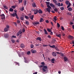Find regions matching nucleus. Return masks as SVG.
Returning <instances> with one entry per match:
<instances>
[{"label":"nucleus","mask_w":74,"mask_h":74,"mask_svg":"<svg viewBox=\"0 0 74 74\" xmlns=\"http://www.w3.org/2000/svg\"><path fill=\"white\" fill-rule=\"evenodd\" d=\"M42 67V70L43 72H45L47 70V66L45 65H41L40 66V67Z\"/></svg>","instance_id":"nucleus-1"},{"label":"nucleus","mask_w":74,"mask_h":74,"mask_svg":"<svg viewBox=\"0 0 74 74\" xmlns=\"http://www.w3.org/2000/svg\"><path fill=\"white\" fill-rule=\"evenodd\" d=\"M12 16H14H14H16V18L17 19H19V17L17 15V14H16V13L15 12L14 13H13V14H12Z\"/></svg>","instance_id":"nucleus-2"},{"label":"nucleus","mask_w":74,"mask_h":74,"mask_svg":"<svg viewBox=\"0 0 74 74\" xmlns=\"http://www.w3.org/2000/svg\"><path fill=\"white\" fill-rule=\"evenodd\" d=\"M0 16L2 17L1 18L2 19H4L5 18V15H4V14H2L1 15H0Z\"/></svg>","instance_id":"nucleus-3"},{"label":"nucleus","mask_w":74,"mask_h":74,"mask_svg":"<svg viewBox=\"0 0 74 74\" xmlns=\"http://www.w3.org/2000/svg\"><path fill=\"white\" fill-rule=\"evenodd\" d=\"M64 59L65 62H68V59L66 57L64 56Z\"/></svg>","instance_id":"nucleus-4"},{"label":"nucleus","mask_w":74,"mask_h":74,"mask_svg":"<svg viewBox=\"0 0 74 74\" xmlns=\"http://www.w3.org/2000/svg\"><path fill=\"white\" fill-rule=\"evenodd\" d=\"M34 14H37V13H38V10L37 9L34 10Z\"/></svg>","instance_id":"nucleus-5"},{"label":"nucleus","mask_w":74,"mask_h":74,"mask_svg":"<svg viewBox=\"0 0 74 74\" xmlns=\"http://www.w3.org/2000/svg\"><path fill=\"white\" fill-rule=\"evenodd\" d=\"M36 40H39V41H42V39H41V38L39 37L37 38Z\"/></svg>","instance_id":"nucleus-6"},{"label":"nucleus","mask_w":74,"mask_h":74,"mask_svg":"<svg viewBox=\"0 0 74 74\" xmlns=\"http://www.w3.org/2000/svg\"><path fill=\"white\" fill-rule=\"evenodd\" d=\"M4 37L5 38H8L9 37V35L8 34H5L4 35Z\"/></svg>","instance_id":"nucleus-7"},{"label":"nucleus","mask_w":74,"mask_h":74,"mask_svg":"<svg viewBox=\"0 0 74 74\" xmlns=\"http://www.w3.org/2000/svg\"><path fill=\"white\" fill-rule=\"evenodd\" d=\"M31 52L32 53H36V52H37V51H36V50H34L33 49H32L31 50Z\"/></svg>","instance_id":"nucleus-8"},{"label":"nucleus","mask_w":74,"mask_h":74,"mask_svg":"<svg viewBox=\"0 0 74 74\" xmlns=\"http://www.w3.org/2000/svg\"><path fill=\"white\" fill-rule=\"evenodd\" d=\"M69 38L70 40H72V39H73V37L71 35L69 36Z\"/></svg>","instance_id":"nucleus-9"},{"label":"nucleus","mask_w":74,"mask_h":74,"mask_svg":"<svg viewBox=\"0 0 74 74\" xmlns=\"http://www.w3.org/2000/svg\"><path fill=\"white\" fill-rule=\"evenodd\" d=\"M38 13H39V14H42V11L40 9L38 10Z\"/></svg>","instance_id":"nucleus-10"},{"label":"nucleus","mask_w":74,"mask_h":74,"mask_svg":"<svg viewBox=\"0 0 74 74\" xmlns=\"http://www.w3.org/2000/svg\"><path fill=\"white\" fill-rule=\"evenodd\" d=\"M65 3L66 4H67V5H69V4H70V3H69V1H66L65 2Z\"/></svg>","instance_id":"nucleus-11"},{"label":"nucleus","mask_w":74,"mask_h":74,"mask_svg":"<svg viewBox=\"0 0 74 74\" xmlns=\"http://www.w3.org/2000/svg\"><path fill=\"white\" fill-rule=\"evenodd\" d=\"M32 5L33 7H36V3H33Z\"/></svg>","instance_id":"nucleus-12"},{"label":"nucleus","mask_w":74,"mask_h":74,"mask_svg":"<svg viewBox=\"0 0 74 74\" xmlns=\"http://www.w3.org/2000/svg\"><path fill=\"white\" fill-rule=\"evenodd\" d=\"M44 31L45 32V34H48V32H47V31L45 29H44Z\"/></svg>","instance_id":"nucleus-13"},{"label":"nucleus","mask_w":74,"mask_h":74,"mask_svg":"<svg viewBox=\"0 0 74 74\" xmlns=\"http://www.w3.org/2000/svg\"><path fill=\"white\" fill-rule=\"evenodd\" d=\"M8 28L6 27L4 29V31H5V32H8Z\"/></svg>","instance_id":"nucleus-14"},{"label":"nucleus","mask_w":74,"mask_h":74,"mask_svg":"<svg viewBox=\"0 0 74 74\" xmlns=\"http://www.w3.org/2000/svg\"><path fill=\"white\" fill-rule=\"evenodd\" d=\"M56 36H57V37H59L60 38V37H61V34H57L56 35Z\"/></svg>","instance_id":"nucleus-15"},{"label":"nucleus","mask_w":74,"mask_h":74,"mask_svg":"<svg viewBox=\"0 0 74 74\" xmlns=\"http://www.w3.org/2000/svg\"><path fill=\"white\" fill-rule=\"evenodd\" d=\"M21 47L22 48H23L25 47V45L23 44H21Z\"/></svg>","instance_id":"nucleus-16"},{"label":"nucleus","mask_w":74,"mask_h":74,"mask_svg":"<svg viewBox=\"0 0 74 74\" xmlns=\"http://www.w3.org/2000/svg\"><path fill=\"white\" fill-rule=\"evenodd\" d=\"M52 55L53 56H56V54L55 53L53 52L52 53Z\"/></svg>","instance_id":"nucleus-17"},{"label":"nucleus","mask_w":74,"mask_h":74,"mask_svg":"<svg viewBox=\"0 0 74 74\" xmlns=\"http://www.w3.org/2000/svg\"><path fill=\"white\" fill-rule=\"evenodd\" d=\"M48 12L49 13H50L51 12V10L49 9L48 8H46Z\"/></svg>","instance_id":"nucleus-18"},{"label":"nucleus","mask_w":74,"mask_h":74,"mask_svg":"<svg viewBox=\"0 0 74 74\" xmlns=\"http://www.w3.org/2000/svg\"><path fill=\"white\" fill-rule=\"evenodd\" d=\"M53 19L54 20H53V21L54 22H56V21L57 20L56 19V17H55L53 18Z\"/></svg>","instance_id":"nucleus-19"},{"label":"nucleus","mask_w":74,"mask_h":74,"mask_svg":"<svg viewBox=\"0 0 74 74\" xmlns=\"http://www.w3.org/2000/svg\"><path fill=\"white\" fill-rule=\"evenodd\" d=\"M68 10L69 11H72V8H68Z\"/></svg>","instance_id":"nucleus-20"},{"label":"nucleus","mask_w":74,"mask_h":74,"mask_svg":"<svg viewBox=\"0 0 74 74\" xmlns=\"http://www.w3.org/2000/svg\"><path fill=\"white\" fill-rule=\"evenodd\" d=\"M24 5H26V0H24Z\"/></svg>","instance_id":"nucleus-21"},{"label":"nucleus","mask_w":74,"mask_h":74,"mask_svg":"<svg viewBox=\"0 0 74 74\" xmlns=\"http://www.w3.org/2000/svg\"><path fill=\"white\" fill-rule=\"evenodd\" d=\"M44 21V19L42 18H40V22H43Z\"/></svg>","instance_id":"nucleus-22"},{"label":"nucleus","mask_w":74,"mask_h":74,"mask_svg":"<svg viewBox=\"0 0 74 74\" xmlns=\"http://www.w3.org/2000/svg\"><path fill=\"white\" fill-rule=\"evenodd\" d=\"M11 8H13V9H14L16 8V6L15 5H13L11 6Z\"/></svg>","instance_id":"nucleus-23"},{"label":"nucleus","mask_w":74,"mask_h":74,"mask_svg":"<svg viewBox=\"0 0 74 74\" xmlns=\"http://www.w3.org/2000/svg\"><path fill=\"white\" fill-rule=\"evenodd\" d=\"M10 11V12H12L13 11H14V9H13L12 8H10L9 10Z\"/></svg>","instance_id":"nucleus-24"},{"label":"nucleus","mask_w":74,"mask_h":74,"mask_svg":"<svg viewBox=\"0 0 74 74\" xmlns=\"http://www.w3.org/2000/svg\"><path fill=\"white\" fill-rule=\"evenodd\" d=\"M34 17V15H32L30 16V18L32 20H33V18Z\"/></svg>","instance_id":"nucleus-25"},{"label":"nucleus","mask_w":74,"mask_h":74,"mask_svg":"<svg viewBox=\"0 0 74 74\" xmlns=\"http://www.w3.org/2000/svg\"><path fill=\"white\" fill-rule=\"evenodd\" d=\"M25 24L26 25H29V21H26L25 22Z\"/></svg>","instance_id":"nucleus-26"},{"label":"nucleus","mask_w":74,"mask_h":74,"mask_svg":"<svg viewBox=\"0 0 74 74\" xmlns=\"http://www.w3.org/2000/svg\"><path fill=\"white\" fill-rule=\"evenodd\" d=\"M40 23H38V22H35L34 23V25H38V24H39Z\"/></svg>","instance_id":"nucleus-27"},{"label":"nucleus","mask_w":74,"mask_h":74,"mask_svg":"<svg viewBox=\"0 0 74 74\" xmlns=\"http://www.w3.org/2000/svg\"><path fill=\"white\" fill-rule=\"evenodd\" d=\"M60 9L62 11H63V10H64V7H62L60 8Z\"/></svg>","instance_id":"nucleus-28"},{"label":"nucleus","mask_w":74,"mask_h":74,"mask_svg":"<svg viewBox=\"0 0 74 74\" xmlns=\"http://www.w3.org/2000/svg\"><path fill=\"white\" fill-rule=\"evenodd\" d=\"M54 11H56V12H58V9H57V8H55L54 10Z\"/></svg>","instance_id":"nucleus-29"},{"label":"nucleus","mask_w":74,"mask_h":74,"mask_svg":"<svg viewBox=\"0 0 74 74\" xmlns=\"http://www.w3.org/2000/svg\"><path fill=\"white\" fill-rule=\"evenodd\" d=\"M24 58L25 59V63H27L28 62L26 60V59H25V57H24Z\"/></svg>","instance_id":"nucleus-30"},{"label":"nucleus","mask_w":74,"mask_h":74,"mask_svg":"<svg viewBox=\"0 0 74 74\" xmlns=\"http://www.w3.org/2000/svg\"><path fill=\"white\" fill-rule=\"evenodd\" d=\"M47 7L49 9H51V7L49 5H47Z\"/></svg>","instance_id":"nucleus-31"},{"label":"nucleus","mask_w":74,"mask_h":74,"mask_svg":"<svg viewBox=\"0 0 74 74\" xmlns=\"http://www.w3.org/2000/svg\"><path fill=\"white\" fill-rule=\"evenodd\" d=\"M50 47H51V48H55V46L54 45H53V46L50 45Z\"/></svg>","instance_id":"nucleus-32"},{"label":"nucleus","mask_w":74,"mask_h":74,"mask_svg":"<svg viewBox=\"0 0 74 74\" xmlns=\"http://www.w3.org/2000/svg\"><path fill=\"white\" fill-rule=\"evenodd\" d=\"M55 49L57 51H59V50L58 49V48L57 47H55Z\"/></svg>","instance_id":"nucleus-33"},{"label":"nucleus","mask_w":74,"mask_h":74,"mask_svg":"<svg viewBox=\"0 0 74 74\" xmlns=\"http://www.w3.org/2000/svg\"><path fill=\"white\" fill-rule=\"evenodd\" d=\"M21 11H23L24 10V7H23L20 9Z\"/></svg>","instance_id":"nucleus-34"},{"label":"nucleus","mask_w":74,"mask_h":74,"mask_svg":"<svg viewBox=\"0 0 74 74\" xmlns=\"http://www.w3.org/2000/svg\"><path fill=\"white\" fill-rule=\"evenodd\" d=\"M68 15H71V13L70 12H68L67 13Z\"/></svg>","instance_id":"nucleus-35"},{"label":"nucleus","mask_w":74,"mask_h":74,"mask_svg":"<svg viewBox=\"0 0 74 74\" xmlns=\"http://www.w3.org/2000/svg\"><path fill=\"white\" fill-rule=\"evenodd\" d=\"M20 19H21V20H22V21H23V20H24V18H23V17H20Z\"/></svg>","instance_id":"nucleus-36"},{"label":"nucleus","mask_w":74,"mask_h":74,"mask_svg":"<svg viewBox=\"0 0 74 74\" xmlns=\"http://www.w3.org/2000/svg\"><path fill=\"white\" fill-rule=\"evenodd\" d=\"M46 3L47 5H49V4H50V3L49 2H46Z\"/></svg>","instance_id":"nucleus-37"},{"label":"nucleus","mask_w":74,"mask_h":74,"mask_svg":"<svg viewBox=\"0 0 74 74\" xmlns=\"http://www.w3.org/2000/svg\"><path fill=\"white\" fill-rule=\"evenodd\" d=\"M61 29L62 30H64V27L63 26H61Z\"/></svg>","instance_id":"nucleus-38"},{"label":"nucleus","mask_w":74,"mask_h":74,"mask_svg":"<svg viewBox=\"0 0 74 74\" xmlns=\"http://www.w3.org/2000/svg\"><path fill=\"white\" fill-rule=\"evenodd\" d=\"M57 25L58 27H60V24H59V23H57Z\"/></svg>","instance_id":"nucleus-39"},{"label":"nucleus","mask_w":74,"mask_h":74,"mask_svg":"<svg viewBox=\"0 0 74 74\" xmlns=\"http://www.w3.org/2000/svg\"><path fill=\"white\" fill-rule=\"evenodd\" d=\"M3 7L5 8V9H6V10H7V9H8V8H7V7L5 6H4Z\"/></svg>","instance_id":"nucleus-40"},{"label":"nucleus","mask_w":74,"mask_h":74,"mask_svg":"<svg viewBox=\"0 0 74 74\" xmlns=\"http://www.w3.org/2000/svg\"><path fill=\"white\" fill-rule=\"evenodd\" d=\"M70 6H71V4L70 3H69L68 5L67 6V8H69V7Z\"/></svg>","instance_id":"nucleus-41"},{"label":"nucleus","mask_w":74,"mask_h":74,"mask_svg":"<svg viewBox=\"0 0 74 74\" xmlns=\"http://www.w3.org/2000/svg\"><path fill=\"white\" fill-rule=\"evenodd\" d=\"M34 47V46L33 45H31V48H33Z\"/></svg>","instance_id":"nucleus-42"},{"label":"nucleus","mask_w":74,"mask_h":74,"mask_svg":"<svg viewBox=\"0 0 74 74\" xmlns=\"http://www.w3.org/2000/svg\"><path fill=\"white\" fill-rule=\"evenodd\" d=\"M41 6L42 8H44V5H43V4H42V3H41Z\"/></svg>","instance_id":"nucleus-43"},{"label":"nucleus","mask_w":74,"mask_h":74,"mask_svg":"<svg viewBox=\"0 0 74 74\" xmlns=\"http://www.w3.org/2000/svg\"><path fill=\"white\" fill-rule=\"evenodd\" d=\"M14 63H15V64H18V66H19V63L17 62H14Z\"/></svg>","instance_id":"nucleus-44"},{"label":"nucleus","mask_w":74,"mask_h":74,"mask_svg":"<svg viewBox=\"0 0 74 74\" xmlns=\"http://www.w3.org/2000/svg\"><path fill=\"white\" fill-rule=\"evenodd\" d=\"M6 26V28H8V29H9V28H10V26H9V25H7Z\"/></svg>","instance_id":"nucleus-45"},{"label":"nucleus","mask_w":74,"mask_h":74,"mask_svg":"<svg viewBox=\"0 0 74 74\" xmlns=\"http://www.w3.org/2000/svg\"><path fill=\"white\" fill-rule=\"evenodd\" d=\"M23 33H25V28H23Z\"/></svg>","instance_id":"nucleus-46"},{"label":"nucleus","mask_w":74,"mask_h":74,"mask_svg":"<svg viewBox=\"0 0 74 74\" xmlns=\"http://www.w3.org/2000/svg\"><path fill=\"white\" fill-rule=\"evenodd\" d=\"M11 41H12V42L13 43H14L15 42V40H12Z\"/></svg>","instance_id":"nucleus-47"},{"label":"nucleus","mask_w":74,"mask_h":74,"mask_svg":"<svg viewBox=\"0 0 74 74\" xmlns=\"http://www.w3.org/2000/svg\"><path fill=\"white\" fill-rule=\"evenodd\" d=\"M41 64L42 65H45V63L44 62H41Z\"/></svg>","instance_id":"nucleus-48"},{"label":"nucleus","mask_w":74,"mask_h":74,"mask_svg":"<svg viewBox=\"0 0 74 74\" xmlns=\"http://www.w3.org/2000/svg\"><path fill=\"white\" fill-rule=\"evenodd\" d=\"M25 18H26V19H29V17H28V16H25Z\"/></svg>","instance_id":"nucleus-49"},{"label":"nucleus","mask_w":74,"mask_h":74,"mask_svg":"<svg viewBox=\"0 0 74 74\" xmlns=\"http://www.w3.org/2000/svg\"><path fill=\"white\" fill-rule=\"evenodd\" d=\"M47 30L49 32H51V29H47Z\"/></svg>","instance_id":"nucleus-50"},{"label":"nucleus","mask_w":74,"mask_h":74,"mask_svg":"<svg viewBox=\"0 0 74 74\" xmlns=\"http://www.w3.org/2000/svg\"><path fill=\"white\" fill-rule=\"evenodd\" d=\"M27 55H29V54H30V51H28L27 53Z\"/></svg>","instance_id":"nucleus-51"},{"label":"nucleus","mask_w":74,"mask_h":74,"mask_svg":"<svg viewBox=\"0 0 74 74\" xmlns=\"http://www.w3.org/2000/svg\"><path fill=\"white\" fill-rule=\"evenodd\" d=\"M47 37H48V38H51V37L49 35H48L47 36Z\"/></svg>","instance_id":"nucleus-52"},{"label":"nucleus","mask_w":74,"mask_h":74,"mask_svg":"<svg viewBox=\"0 0 74 74\" xmlns=\"http://www.w3.org/2000/svg\"><path fill=\"white\" fill-rule=\"evenodd\" d=\"M58 7H60V3H58Z\"/></svg>","instance_id":"nucleus-53"},{"label":"nucleus","mask_w":74,"mask_h":74,"mask_svg":"<svg viewBox=\"0 0 74 74\" xmlns=\"http://www.w3.org/2000/svg\"><path fill=\"white\" fill-rule=\"evenodd\" d=\"M53 1L54 2V3H56L57 1L56 0H53Z\"/></svg>","instance_id":"nucleus-54"},{"label":"nucleus","mask_w":74,"mask_h":74,"mask_svg":"<svg viewBox=\"0 0 74 74\" xmlns=\"http://www.w3.org/2000/svg\"><path fill=\"white\" fill-rule=\"evenodd\" d=\"M50 32V34H51V35L52 36V35H53V32H52L51 31Z\"/></svg>","instance_id":"nucleus-55"},{"label":"nucleus","mask_w":74,"mask_h":74,"mask_svg":"<svg viewBox=\"0 0 74 74\" xmlns=\"http://www.w3.org/2000/svg\"><path fill=\"white\" fill-rule=\"evenodd\" d=\"M46 22L47 23H49V21H48V20H47L46 21Z\"/></svg>","instance_id":"nucleus-56"},{"label":"nucleus","mask_w":74,"mask_h":74,"mask_svg":"<svg viewBox=\"0 0 74 74\" xmlns=\"http://www.w3.org/2000/svg\"><path fill=\"white\" fill-rule=\"evenodd\" d=\"M24 54H25V53L24 52H21V54L22 55H24Z\"/></svg>","instance_id":"nucleus-57"},{"label":"nucleus","mask_w":74,"mask_h":74,"mask_svg":"<svg viewBox=\"0 0 74 74\" xmlns=\"http://www.w3.org/2000/svg\"><path fill=\"white\" fill-rule=\"evenodd\" d=\"M12 37H13L14 38H16V37L15 36H14V35H13L12 36Z\"/></svg>","instance_id":"nucleus-58"},{"label":"nucleus","mask_w":74,"mask_h":74,"mask_svg":"<svg viewBox=\"0 0 74 74\" xmlns=\"http://www.w3.org/2000/svg\"><path fill=\"white\" fill-rule=\"evenodd\" d=\"M55 61V59L53 58L51 59V61Z\"/></svg>","instance_id":"nucleus-59"},{"label":"nucleus","mask_w":74,"mask_h":74,"mask_svg":"<svg viewBox=\"0 0 74 74\" xmlns=\"http://www.w3.org/2000/svg\"><path fill=\"white\" fill-rule=\"evenodd\" d=\"M19 3H22V0H18Z\"/></svg>","instance_id":"nucleus-60"},{"label":"nucleus","mask_w":74,"mask_h":74,"mask_svg":"<svg viewBox=\"0 0 74 74\" xmlns=\"http://www.w3.org/2000/svg\"><path fill=\"white\" fill-rule=\"evenodd\" d=\"M19 34H20L18 32L17 34V36H19Z\"/></svg>","instance_id":"nucleus-61"},{"label":"nucleus","mask_w":74,"mask_h":74,"mask_svg":"<svg viewBox=\"0 0 74 74\" xmlns=\"http://www.w3.org/2000/svg\"><path fill=\"white\" fill-rule=\"evenodd\" d=\"M51 7H52V8H54V7H55V5L53 4Z\"/></svg>","instance_id":"nucleus-62"},{"label":"nucleus","mask_w":74,"mask_h":74,"mask_svg":"<svg viewBox=\"0 0 74 74\" xmlns=\"http://www.w3.org/2000/svg\"><path fill=\"white\" fill-rule=\"evenodd\" d=\"M21 31H22V30L21 29H20L18 32V33L20 34V33L21 32Z\"/></svg>","instance_id":"nucleus-63"},{"label":"nucleus","mask_w":74,"mask_h":74,"mask_svg":"<svg viewBox=\"0 0 74 74\" xmlns=\"http://www.w3.org/2000/svg\"><path fill=\"white\" fill-rule=\"evenodd\" d=\"M43 47H47L48 46L47 45H43Z\"/></svg>","instance_id":"nucleus-64"}]
</instances>
